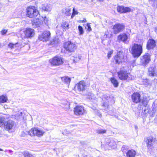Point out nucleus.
I'll return each mask as SVG.
<instances>
[{
    "mask_svg": "<svg viewBox=\"0 0 157 157\" xmlns=\"http://www.w3.org/2000/svg\"><path fill=\"white\" fill-rule=\"evenodd\" d=\"M131 52L134 58H138L142 53V46L140 44L134 43L132 47Z\"/></svg>",
    "mask_w": 157,
    "mask_h": 157,
    "instance_id": "1",
    "label": "nucleus"
},
{
    "mask_svg": "<svg viewBox=\"0 0 157 157\" xmlns=\"http://www.w3.org/2000/svg\"><path fill=\"white\" fill-rule=\"evenodd\" d=\"M38 13V10L35 8L34 6H29L26 9V15L29 18H34Z\"/></svg>",
    "mask_w": 157,
    "mask_h": 157,
    "instance_id": "2",
    "label": "nucleus"
},
{
    "mask_svg": "<svg viewBox=\"0 0 157 157\" xmlns=\"http://www.w3.org/2000/svg\"><path fill=\"white\" fill-rule=\"evenodd\" d=\"M118 76L119 78L122 80H125L128 77L130 74L124 67L121 68L117 72Z\"/></svg>",
    "mask_w": 157,
    "mask_h": 157,
    "instance_id": "3",
    "label": "nucleus"
},
{
    "mask_svg": "<svg viewBox=\"0 0 157 157\" xmlns=\"http://www.w3.org/2000/svg\"><path fill=\"white\" fill-rule=\"evenodd\" d=\"M51 64L53 66H58L63 63V59L60 56H56L50 60Z\"/></svg>",
    "mask_w": 157,
    "mask_h": 157,
    "instance_id": "4",
    "label": "nucleus"
},
{
    "mask_svg": "<svg viewBox=\"0 0 157 157\" xmlns=\"http://www.w3.org/2000/svg\"><path fill=\"white\" fill-rule=\"evenodd\" d=\"M28 134L31 136H41L44 133V132L42 130L38 129L36 128H32L29 131Z\"/></svg>",
    "mask_w": 157,
    "mask_h": 157,
    "instance_id": "5",
    "label": "nucleus"
},
{
    "mask_svg": "<svg viewBox=\"0 0 157 157\" xmlns=\"http://www.w3.org/2000/svg\"><path fill=\"white\" fill-rule=\"evenodd\" d=\"M4 127L5 130L8 131L13 130L15 127V122L12 120H9L4 123Z\"/></svg>",
    "mask_w": 157,
    "mask_h": 157,
    "instance_id": "6",
    "label": "nucleus"
},
{
    "mask_svg": "<svg viewBox=\"0 0 157 157\" xmlns=\"http://www.w3.org/2000/svg\"><path fill=\"white\" fill-rule=\"evenodd\" d=\"M64 48L69 52H72L76 49L75 44L71 41L66 42L64 45Z\"/></svg>",
    "mask_w": 157,
    "mask_h": 157,
    "instance_id": "7",
    "label": "nucleus"
},
{
    "mask_svg": "<svg viewBox=\"0 0 157 157\" xmlns=\"http://www.w3.org/2000/svg\"><path fill=\"white\" fill-rule=\"evenodd\" d=\"M125 25L122 23H117L113 27L114 34L117 33L122 31L125 28Z\"/></svg>",
    "mask_w": 157,
    "mask_h": 157,
    "instance_id": "8",
    "label": "nucleus"
},
{
    "mask_svg": "<svg viewBox=\"0 0 157 157\" xmlns=\"http://www.w3.org/2000/svg\"><path fill=\"white\" fill-rule=\"evenodd\" d=\"M50 33L49 31H45L39 36V40L43 42L47 41L50 38Z\"/></svg>",
    "mask_w": 157,
    "mask_h": 157,
    "instance_id": "9",
    "label": "nucleus"
},
{
    "mask_svg": "<svg viewBox=\"0 0 157 157\" xmlns=\"http://www.w3.org/2000/svg\"><path fill=\"white\" fill-rule=\"evenodd\" d=\"M148 149H151L153 147L155 142V138L151 136H150L147 138L145 140Z\"/></svg>",
    "mask_w": 157,
    "mask_h": 157,
    "instance_id": "10",
    "label": "nucleus"
},
{
    "mask_svg": "<svg viewBox=\"0 0 157 157\" xmlns=\"http://www.w3.org/2000/svg\"><path fill=\"white\" fill-rule=\"evenodd\" d=\"M25 36L27 38L33 37L35 35L34 30L30 28H26L24 32Z\"/></svg>",
    "mask_w": 157,
    "mask_h": 157,
    "instance_id": "11",
    "label": "nucleus"
},
{
    "mask_svg": "<svg viewBox=\"0 0 157 157\" xmlns=\"http://www.w3.org/2000/svg\"><path fill=\"white\" fill-rule=\"evenodd\" d=\"M141 62L144 65L148 63L150 61V56L148 53H146L141 57Z\"/></svg>",
    "mask_w": 157,
    "mask_h": 157,
    "instance_id": "12",
    "label": "nucleus"
},
{
    "mask_svg": "<svg viewBox=\"0 0 157 157\" xmlns=\"http://www.w3.org/2000/svg\"><path fill=\"white\" fill-rule=\"evenodd\" d=\"M123 55L120 52H118L116 55L114 57V62L116 64H119L121 63L123 59Z\"/></svg>",
    "mask_w": 157,
    "mask_h": 157,
    "instance_id": "13",
    "label": "nucleus"
},
{
    "mask_svg": "<svg viewBox=\"0 0 157 157\" xmlns=\"http://www.w3.org/2000/svg\"><path fill=\"white\" fill-rule=\"evenodd\" d=\"M74 112L77 115L83 114L84 112L83 107L82 106H76L74 108Z\"/></svg>",
    "mask_w": 157,
    "mask_h": 157,
    "instance_id": "14",
    "label": "nucleus"
},
{
    "mask_svg": "<svg viewBox=\"0 0 157 157\" xmlns=\"http://www.w3.org/2000/svg\"><path fill=\"white\" fill-rule=\"evenodd\" d=\"M77 85V88L79 91H83L86 89V86L84 81H80Z\"/></svg>",
    "mask_w": 157,
    "mask_h": 157,
    "instance_id": "15",
    "label": "nucleus"
},
{
    "mask_svg": "<svg viewBox=\"0 0 157 157\" xmlns=\"http://www.w3.org/2000/svg\"><path fill=\"white\" fill-rule=\"evenodd\" d=\"M131 9L128 7H124L122 6H118L117 7L118 12L121 13H126L131 11Z\"/></svg>",
    "mask_w": 157,
    "mask_h": 157,
    "instance_id": "16",
    "label": "nucleus"
},
{
    "mask_svg": "<svg viewBox=\"0 0 157 157\" xmlns=\"http://www.w3.org/2000/svg\"><path fill=\"white\" fill-rule=\"evenodd\" d=\"M140 95L138 93H135L132 95V98L133 102L137 103L140 102Z\"/></svg>",
    "mask_w": 157,
    "mask_h": 157,
    "instance_id": "17",
    "label": "nucleus"
},
{
    "mask_svg": "<svg viewBox=\"0 0 157 157\" xmlns=\"http://www.w3.org/2000/svg\"><path fill=\"white\" fill-rule=\"evenodd\" d=\"M156 45L155 41L153 39H149L148 40L147 44V48L148 50L152 49Z\"/></svg>",
    "mask_w": 157,
    "mask_h": 157,
    "instance_id": "18",
    "label": "nucleus"
},
{
    "mask_svg": "<svg viewBox=\"0 0 157 157\" xmlns=\"http://www.w3.org/2000/svg\"><path fill=\"white\" fill-rule=\"evenodd\" d=\"M128 38V35L126 33H123L119 35L117 37V40L119 41L125 42Z\"/></svg>",
    "mask_w": 157,
    "mask_h": 157,
    "instance_id": "19",
    "label": "nucleus"
},
{
    "mask_svg": "<svg viewBox=\"0 0 157 157\" xmlns=\"http://www.w3.org/2000/svg\"><path fill=\"white\" fill-rule=\"evenodd\" d=\"M148 74L150 76H152L157 75V70L154 67H150L148 70Z\"/></svg>",
    "mask_w": 157,
    "mask_h": 157,
    "instance_id": "20",
    "label": "nucleus"
},
{
    "mask_svg": "<svg viewBox=\"0 0 157 157\" xmlns=\"http://www.w3.org/2000/svg\"><path fill=\"white\" fill-rule=\"evenodd\" d=\"M127 157H135L136 152L133 149L128 150L126 152Z\"/></svg>",
    "mask_w": 157,
    "mask_h": 157,
    "instance_id": "21",
    "label": "nucleus"
},
{
    "mask_svg": "<svg viewBox=\"0 0 157 157\" xmlns=\"http://www.w3.org/2000/svg\"><path fill=\"white\" fill-rule=\"evenodd\" d=\"M142 108V112L143 113L145 114H147L148 112V107L147 106H142V105H139L138 109L139 110H141Z\"/></svg>",
    "mask_w": 157,
    "mask_h": 157,
    "instance_id": "22",
    "label": "nucleus"
},
{
    "mask_svg": "<svg viewBox=\"0 0 157 157\" xmlns=\"http://www.w3.org/2000/svg\"><path fill=\"white\" fill-rule=\"evenodd\" d=\"M41 22L40 21L39 19H36L33 20L32 22V25L33 27L36 28L40 26Z\"/></svg>",
    "mask_w": 157,
    "mask_h": 157,
    "instance_id": "23",
    "label": "nucleus"
},
{
    "mask_svg": "<svg viewBox=\"0 0 157 157\" xmlns=\"http://www.w3.org/2000/svg\"><path fill=\"white\" fill-rule=\"evenodd\" d=\"M8 98L6 95H2L0 96V104L6 102Z\"/></svg>",
    "mask_w": 157,
    "mask_h": 157,
    "instance_id": "24",
    "label": "nucleus"
},
{
    "mask_svg": "<svg viewBox=\"0 0 157 157\" xmlns=\"http://www.w3.org/2000/svg\"><path fill=\"white\" fill-rule=\"evenodd\" d=\"M42 9L44 11H49L51 9V6L50 5L44 4Z\"/></svg>",
    "mask_w": 157,
    "mask_h": 157,
    "instance_id": "25",
    "label": "nucleus"
},
{
    "mask_svg": "<svg viewBox=\"0 0 157 157\" xmlns=\"http://www.w3.org/2000/svg\"><path fill=\"white\" fill-rule=\"evenodd\" d=\"M62 80L66 84H68L70 82L71 78L68 77H64L62 78Z\"/></svg>",
    "mask_w": 157,
    "mask_h": 157,
    "instance_id": "26",
    "label": "nucleus"
},
{
    "mask_svg": "<svg viewBox=\"0 0 157 157\" xmlns=\"http://www.w3.org/2000/svg\"><path fill=\"white\" fill-rule=\"evenodd\" d=\"M149 101L148 98L146 97H143L142 101V106H147Z\"/></svg>",
    "mask_w": 157,
    "mask_h": 157,
    "instance_id": "27",
    "label": "nucleus"
},
{
    "mask_svg": "<svg viewBox=\"0 0 157 157\" xmlns=\"http://www.w3.org/2000/svg\"><path fill=\"white\" fill-rule=\"evenodd\" d=\"M111 82L115 87H117L118 86V82L117 80L114 78H111Z\"/></svg>",
    "mask_w": 157,
    "mask_h": 157,
    "instance_id": "28",
    "label": "nucleus"
},
{
    "mask_svg": "<svg viewBox=\"0 0 157 157\" xmlns=\"http://www.w3.org/2000/svg\"><path fill=\"white\" fill-rule=\"evenodd\" d=\"M59 42V39L57 38H55L52 41H51L50 45L55 46Z\"/></svg>",
    "mask_w": 157,
    "mask_h": 157,
    "instance_id": "29",
    "label": "nucleus"
},
{
    "mask_svg": "<svg viewBox=\"0 0 157 157\" xmlns=\"http://www.w3.org/2000/svg\"><path fill=\"white\" fill-rule=\"evenodd\" d=\"M142 84L146 86L151 85V81L148 79H146L142 81Z\"/></svg>",
    "mask_w": 157,
    "mask_h": 157,
    "instance_id": "30",
    "label": "nucleus"
},
{
    "mask_svg": "<svg viewBox=\"0 0 157 157\" xmlns=\"http://www.w3.org/2000/svg\"><path fill=\"white\" fill-rule=\"evenodd\" d=\"M149 2L153 7H157V0H149Z\"/></svg>",
    "mask_w": 157,
    "mask_h": 157,
    "instance_id": "31",
    "label": "nucleus"
},
{
    "mask_svg": "<svg viewBox=\"0 0 157 157\" xmlns=\"http://www.w3.org/2000/svg\"><path fill=\"white\" fill-rule=\"evenodd\" d=\"M78 28L79 30V35H82L84 33V31L82 27L81 26L79 25L78 26Z\"/></svg>",
    "mask_w": 157,
    "mask_h": 157,
    "instance_id": "32",
    "label": "nucleus"
},
{
    "mask_svg": "<svg viewBox=\"0 0 157 157\" xmlns=\"http://www.w3.org/2000/svg\"><path fill=\"white\" fill-rule=\"evenodd\" d=\"M107 143H108V144L110 147H112L113 146H114L115 145L116 143H113V140H109V141L108 142H107Z\"/></svg>",
    "mask_w": 157,
    "mask_h": 157,
    "instance_id": "33",
    "label": "nucleus"
},
{
    "mask_svg": "<svg viewBox=\"0 0 157 157\" xmlns=\"http://www.w3.org/2000/svg\"><path fill=\"white\" fill-rule=\"evenodd\" d=\"M69 25L67 22H65L64 24L62 25V27L64 29H68L69 28Z\"/></svg>",
    "mask_w": 157,
    "mask_h": 157,
    "instance_id": "34",
    "label": "nucleus"
},
{
    "mask_svg": "<svg viewBox=\"0 0 157 157\" xmlns=\"http://www.w3.org/2000/svg\"><path fill=\"white\" fill-rule=\"evenodd\" d=\"M25 157H32V155L30 154L28 151H25L23 154Z\"/></svg>",
    "mask_w": 157,
    "mask_h": 157,
    "instance_id": "35",
    "label": "nucleus"
},
{
    "mask_svg": "<svg viewBox=\"0 0 157 157\" xmlns=\"http://www.w3.org/2000/svg\"><path fill=\"white\" fill-rule=\"evenodd\" d=\"M97 132L98 133L100 134L105 133L106 132V130L102 129H100L98 130L97 131Z\"/></svg>",
    "mask_w": 157,
    "mask_h": 157,
    "instance_id": "36",
    "label": "nucleus"
},
{
    "mask_svg": "<svg viewBox=\"0 0 157 157\" xmlns=\"http://www.w3.org/2000/svg\"><path fill=\"white\" fill-rule=\"evenodd\" d=\"M4 118L3 117H0V127L2 126L4 124Z\"/></svg>",
    "mask_w": 157,
    "mask_h": 157,
    "instance_id": "37",
    "label": "nucleus"
},
{
    "mask_svg": "<svg viewBox=\"0 0 157 157\" xmlns=\"http://www.w3.org/2000/svg\"><path fill=\"white\" fill-rule=\"evenodd\" d=\"M66 12H65V13L66 14H67V15H70V14H71V13H70V12H71V9H69V8H67L66 9Z\"/></svg>",
    "mask_w": 157,
    "mask_h": 157,
    "instance_id": "38",
    "label": "nucleus"
},
{
    "mask_svg": "<svg viewBox=\"0 0 157 157\" xmlns=\"http://www.w3.org/2000/svg\"><path fill=\"white\" fill-rule=\"evenodd\" d=\"M8 30L7 29L2 30L1 31V34L2 35H5L7 33Z\"/></svg>",
    "mask_w": 157,
    "mask_h": 157,
    "instance_id": "39",
    "label": "nucleus"
},
{
    "mask_svg": "<svg viewBox=\"0 0 157 157\" xmlns=\"http://www.w3.org/2000/svg\"><path fill=\"white\" fill-rule=\"evenodd\" d=\"M72 13L75 15L77 14L78 13V12L77 10H76L75 8H74L73 9V12Z\"/></svg>",
    "mask_w": 157,
    "mask_h": 157,
    "instance_id": "40",
    "label": "nucleus"
},
{
    "mask_svg": "<svg viewBox=\"0 0 157 157\" xmlns=\"http://www.w3.org/2000/svg\"><path fill=\"white\" fill-rule=\"evenodd\" d=\"M87 28H87L88 30L89 31H91L92 29H91V27H90V24L89 23H87Z\"/></svg>",
    "mask_w": 157,
    "mask_h": 157,
    "instance_id": "41",
    "label": "nucleus"
},
{
    "mask_svg": "<svg viewBox=\"0 0 157 157\" xmlns=\"http://www.w3.org/2000/svg\"><path fill=\"white\" fill-rule=\"evenodd\" d=\"M95 97H94V95L93 94H91L90 97H89V99H94Z\"/></svg>",
    "mask_w": 157,
    "mask_h": 157,
    "instance_id": "42",
    "label": "nucleus"
},
{
    "mask_svg": "<svg viewBox=\"0 0 157 157\" xmlns=\"http://www.w3.org/2000/svg\"><path fill=\"white\" fill-rule=\"evenodd\" d=\"M113 53L112 52L110 51L109 52L107 55V56L108 57V58L109 59L110 57H111V55Z\"/></svg>",
    "mask_w": 157,
    "mask_h": 157,
    "instance_id": "43",
    "label": "nucleus"
},
{
    "mask_svg": "<svg viewBox=\"0 0 157 157\" xmlns=\"http://www.w3.org/2000/svg\"><path fill=\"white\" fill-rule=\"evenodd\" d=\"M48 20L46 17H45L44 20V22L46 24H48Z\"/></svg>",
    "mask_w": 157,
    "mask_h": 157,
    "instance_id": "44",
    "label": "nucleus"
},
{
    "mask_svg": "<svg viewBox=\"0 0 157 157\" xmlns=\"http://www.w3.org/2000/svg\"><path fill=\"white\" fill-rule=\"evenodd\" d=\"M14 45L13 44L10 43L8 44L9 47L11 49H12L13 48Z\"/></svg>",
    "mask_w": 157,
    "mask_h": 157,
    "instance_id": "45",
    "label": "nucleus"
},
{
    "mask_svg": "<svg viewBox=\"0 0 157 157\" xmlns=\"http://www.w3.org/2000/svg\"><path fill=\"white\" fill-rule=\"evenodd\" d=\"M102 106L105 108L108 107V105L106 102H104Z\"/></svg>",
    "mask_w": 157,
    "mask_h": 157,
    "instance_id": "46",
    "label": "nucleus"
},
{
    "mask_svg": "<svg viewBox=\"0 0 157 157\" xmlns=\"http://www.w3.org/2000/svg\"><path fill=\"white\" fill-rule=\"evenodd\" d=\"M81 21L82 22H86V19H84L83 20Z\"/></svg>",
    "mask_w": 157,
    "mask_h": 157,
    "instance_id": "47",
    "label": "nucleus"
},
{
    "mask_svg": "<svg viewBox=\"0 0 157 157\" xmlns=\"http://www.w3.org/2000/svg\"><path fill=\"white\" fill-rule=\"evenodd\" d=\"M155 31L157 34V27L155 28Z\"/></svg>",
    "mask_w": 157,
    "mask_h": 157,
    "instance_id": "48",
    "label": "nucleus"
},
{
    "mask_svg": "<svg viewBox=\"0 0 157 157\" xmlns=\"http://www.w3.org/2000/svg\"><path fill=\"white\" fill-rule=\"evenodd\" d=\"M75 14H74L72 13V14L71 16V18H72L75 16Z\"/></svg>",
    "mask_w": 157,
    "mask_h": 157,
    "instance_id": "49",
    "label": "nucleus"
},
{
    "mask_svg": "<svg viewBox=\"0 0 157 157\" xmlns=\"http://www.w3.org/2000/svg\"><path fill=\"white\" fill-rule=\"evenodd\" d=\"M135 128L136 130H137L138 129V127L136 125H135Z\"/></svg>",
    "mask_w": 157,
    "mask_h": 157,
    "instance_id": "50",
    "label": "nucleus"
},
{
    "mask_svg": "<svg viewBox=\"0 0 157 157\" xmlns=\"http://www.w3.org/2000/svg\"><path fill=\"white\" fill-rule=\"evenodd\" d=\"M3 45H2V44L0 43V48H2L3 47Z\"/></svg>",
    "mask_w": 157,
    "mask_h": 157,
    "instance_id": "51",
    "label": "nucleus"
},
{
    "mask_svg": "<svg viewBox=\"0 0 157 157\" xmlns=\"http://www.w3.org/2000/svg\"><path fill=\"white\" fill-rule=\"evenodd\" d=\"M3 151V150L1 149V148H0V151Z\"/></svg>",
    "mask_w": 157,
    "mask_h": 157,
    "instance_id": "52",
    "label": "nucleus"
},
{
    "mask_svg": "<svg viewBox=\"0 0 157 157\" xmlns=\"http://www.w3.org/2000/svg\"><path fill=\"white\" fill-rule=\"evenodd\" d=\"M12 151L11 150H9V152H12Z\"/></svg>",
    "mask_w": 157,
    "mask_h": 157,
    "instance_id": "53",
    "label": "nucleus"
},
{
    "mask_svg": "<svg viewBox=\"0 0 157 157\" xmlns=\"http://www.w3.org/2000/svg\"><path fill=\"white\" fill-rule=\"evenodd\" d=\"M99 1H102L103 0H98Z\"/></svg>",
    "mask_w": 157,
    "mask_h": 157,
    "instance_id": "54",
    "label": "nucleus"
},
{
    "mask_svg": "<svg viewBox=\"0 0 157 157\" xmlns=\"http://www.w3.org/2000/svg\"><path fill=\"white\" fill-rule=\"evenodd\" d=\"M74 63H75V60H74Z\"/></svg>",
    "mask_w": 157,
    "mask_h": 157,
    "instance_id": "55",
    "label": "nucleus"
}]
</instances>
